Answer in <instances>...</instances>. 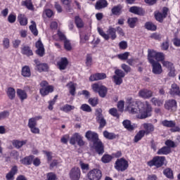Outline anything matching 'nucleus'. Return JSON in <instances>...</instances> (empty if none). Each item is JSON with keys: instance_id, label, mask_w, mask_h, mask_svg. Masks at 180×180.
<instances>
[{"instance_id": "0e129e2a", "label": "nucleus", "mask_w": 180, "mask_h": 180, "mask_svg": "<svg viewBox=\"0 0 180 180\" xmlns=\"http://www.w3.org/2000/svg\"><path fill=\"white\" fill-rule=\"evenodd\" d=\"M44 13L49 18H53V16H54V11H53V10H51L50 8H47V9L44 10Z\"/></svg>"}, {"instance_id": "bf43d9fd", "label": "nucleus", "mask_w": 180, "mask_h": 180, "mask_svg": "<svg viewBox=\"0 0 180 180\" xmlns=\"http://www.w3.org/2000/svg\"><path fill=\"white\" fill-rule=\"evenodd\" d=\"M163 67H165L166 68H167V70H170L171 68H174V63H172V62H169L168 60H164L162 63Z\"/></svg>"}, {"instance_id": "6e6d98bb", "label": "nucleus", "mask_w": 180, "mask_h": 180, "mask_svg": "<svg viewBox=\"0 0 180 180\" xmlns=\"http://www.w3.org/2000/svg\"><path fill=\"white\" fill-rule=\"evenodd\" d=\"M150 101L155 106H162V104L164 103V102L162 100L158 99L155 97L152 98Z\"/></svg>"}, {"instance_id": "338daca9", "label": "nucleus", "mask_w": 180, "mask_h": 180, "mask_svg": "<svg viewBox=\"0 0 180 180\" xmlns=\"http://www.w3.org/2000/svg\"><path fill=\"white\" fill-rule=\"evenodd\" d=\"M86 67H91L92 65V56L89 54H87L86 58Z\"/></svg>"}, {"instance_id": "e2e57ef3", "label": "nucleus", "mask_w": 180, "mask_h": 180, "mask_svg": "<svg viewBox=\"0 0 180 180\" xmlns=\"http://www.w3.org/2000/svg\"><path fill=\"white\" fill-rule=\"evenodd\" d=\"M8 23H15L16 22V14L11 13L8 16Z\"/></svg>"}, {"instance_id": "20e7f679", "label": "nucleus", "mask_w": 180, "mask_h": 180, "mask_svg": "<svg viewBox=\"0 0 180 180\" xmlns=\"http://www.w3.org/2000/svg\"><path fill=\"white\" fill-rule=\"evenodd\" d=\"M91 89L93 90V92H95V94H98V96H100V98H106L108 91H109L106 86L99 83L93 84L91 85Z\"/></svg>"}, {"instance_id": "ddd939ff", "label": "nucleus", "mask_w": 180, "mask_h": 180, "mask_svg": "<svg viewBox=\"0 0 180 180\" xmlns=\"http://www.w3.org/2000/svg\"><path fill=\"white\" fill-rule=\"evenodd\" d=\"M169 9L167 7H163L162 12L158 11V13H155V19L160 23H162L164 22V19L168 16V11Z\"/></svg>"}, {"instance_id": "1a4fd4ad", "label": "nucleus", "mask_w": 180, "mask_h": 180, "mask_svg": "<svg viewBox=\"0 0 180 180\" xmlns=\"http://www.w3.org/2000/svg\"><path fill=\"white\" fill-rule=\"evenodd\" d=\"M126 77V73L120 69L115 70V75L112 76V79L115 85H122L123 84V78Z\"/></svg>"}, {"instance_id": "4d7b16f0", "label": "nucleus", "mask_w": 180, "mask_h": 180, "mask_svg": "<svg viewBox=\"0 0 180 180\" xmlns=\"http://www.w3.org/2000/svg\"><path fill=\"white\" fill-rule=\"evenodd\" d=\"M46 180H58V178H57V174H56V173L49 172L46 174Z\"/></svg>"}, {"instance_id": "9d476101", "label": "nucleus", "mask_w": 180, "mask_h": 180, "mask_svg": "<svg viewBox=\"0 0 180 180\" xmlns=\"http://www.w3.org/2000/svg\"><path fill=\"white\" fill-rule=\"evenodd\" d=\"M102 109L98 108L96 110L95 115L96 120L97 123L99 124V129H103L105 126H106V120H105V117H103V114H102Z\"/></svg>"}, {"instance_id": "09e8293b", "label": "nucleus", "mask_w": 180, "mask_h": 180, "mask_svg": "<svg viewBox=\"0 0 180 180\" xmlns=\"http://www.w3.org/2000/svg\"><path fill=\"white\" fill-rule=\"evenodd\" d=\"M75 109V106L66 104L60 108V110L65 112V113H68L69 112H71V110H74Z\"/></svg>"}, {"instance_id": "37998d69", "label": "nucleus", "mask_w": 180, "mask_h": 180, "mask_svg": "<svg viewBox=\"0 0 180 180\" xmlns=\"http://www.w3.org/2000/svg\"><path fill=\"white\" fill-rule=\"evenodd\" d=\"M145 29L151 32H155L157 30V25H154L153 22H146L145 23Z\"/></svg>"}, {"instance_id": "774afa93", "label": "nucleus", "mask_w": 180, "mask_h": 180, "mask_svg": "<svg viewBox=\"0 0 180 180\" xmlns=\"http://www.w3.org/2000/svg\"><path fill=\"white\" fill-rule=\"evenodd\" d=\"M80 167L82 170V172H85V171H89V164H85L82 162H80Z\"/></svg>"}, {"instance_id": "5701e85b", "label": "nucleus", "mask_w": 180, "mask_h": 180, "mask_svg": "<svg viewBox=\"0 0 180 180\" xmlns=\"http://www.w3.org/2000/svg\"><path fill=\"white\" fill-rule=\"evenodd\" d=\"M165 109H167V110H174V109H176V101L171 99L166 101Z\"/></svg>"}, {"instance_id": "72a5a7b5", "label": "nucleus", "mask_w": 180, "mask_h": 180, "mask_svg": "<svg viewBox=\"0 0 180 180\" xmlns=\"http://www.w3.org/2000/svg\"><path fill=\"white\" fill-rule=\"evenodd\" d=\"M122 126H124V129L128 130V131H133L134 130V126L131 124V121L129 120H125L122 122Z\"/></svg>"}, {"instance_id": "de8ad7c7", "label": "nucleus", "mask_w": 180, "mask_h": 180, "mask_svg": "<svg viewBox=\"0 0 180 180\" xmlns=\"http://www.w3.org/2000/svg\"><path fill=\"white\" fill-rule=\"evenodd\" d=\"M109 115L111 116H113V117H116L117 119L120 118V114L119 113V111H117V108H112L108 110Z\"/></svg>"}, {"instance_id": "39448f33", "label": "nucleus", "mask_w": 180, "mask_h": 180, "mask_svg": "<svg viewBox=\"0 0 180 180\" xmlns=\"http://www.w3.org/2000/svg\"><path fill=\"white\" fill-rule=\"evenodd\" d=\"M162 63L165 60V54L162 52H157L154 50L148 49V61H155Z\"/></svg>"}, {"instance_id": "8fccbe9b", "label": "nucleus", "mask_w": 180, "mask_h": 180, "mask_svg": "<svg viewBox=\"0 0 180 180\" xmlns=\"http://www.w3.org/2000/svg\"><path fill=\"white\" fill-rule=\"evenodd\" d=\"M32 23L30 25V30L32 32L34 36H38L39 31L37 30V27H36V22L34 21L31 22Z\"/></svg>"}, {"instance_id": "49530a36", "label": "nucleus", "mask_w": 180, "mask_h": 180, "mask_svg": "<svg viewBox=\"0 0 180 180\" xmlns=\"http://www.w3.org/2000/svg\"><path fill=\"white\" fill-rule=\"evenodd\" d=\"M113 160V157L109 154H104L101 158V161L103 164H109Z\"/></svg>"}, {"instance_id": "a18cd8bd", "label": "nucleus", "mask_w": 180, "mask_h": 180, "mask_svg": "<svg viewBox=\"0 0 180 180\" xmlns=\"http://www.w3.org/2000/svg\"><path fill=\"white\" fill-rule=\"evenodd\" d=\"M146 136V132L144 130H140L137 134L136 136H134V142L139 143L141 139H143Z\"/></svg>"}, {"instance_id": "f257e3e1", "label": "nucleus", "mask_w": 180, "mask_h": 180, "mask_svg": "<svg viewBox=\"0 0 180 180\" xmlns=\"http://www.w3.org/2000/svg\"><path fill=\"white\" fill-rule=\"evenodd\" d=\"M128 110L132 115H138V119H147L151 116V112H153V107L148 101H146V107L143 103H137V101H133V98H127Z\"/></svg>"}, {"instance_id": "f3484780", "label": "nucleus", "mask_w": 180, "mask_h": 180, "mask_svg": "<svg viewBox=\"0 0 180 180\" xmlns=\"http://www.w3.org/2000/svg\"><path fill=\"white\" fill-rule=\"evenodd\" d=\"M106 78H108L106 73L97 72V73L91 75V76L89 77V81L91 82H94L95 81H102V79H106Z\"/></svg>"}, {"instance_id": "f03ea898", "label": "nucleus", "mask_w": 180, "mask_h": 180, "mask_svg": "<svg viewBox=\"0 0 180 180\" xmlns=\"http://www.w3.org/2000/svg\"><path fill=\"white\" fill-rule=\"evenodd\" d=\"M86 139L89 141L93 143V148L95 149L96 153L98 155H102L105 153V145L101 139H99V135L96 132L92 131H87L85 134Z\"/></svg>"}, {"instance_id": "412c9836", "label": "nucleus", "mask_w": 180, "mask_h": 180, "mask_svg": "<svg viewBox=\"0 0 180 180\" xmlns=\"http://www.w3.org/2000/svg\"><path fill=\"white\" fill-rule=\"evenodd\" d=\"M68 63L69 62L67 58H61L60 60L57 62V67L60 71H63L67 68Z\"/></svg>"}, {"instance_id": "7c9ffc66", "label": "nucleus", "mask_w": 180, "mask_h": 180, "mask_svg": "<svg viewBox=\"0 0 180 180\" xmlns=\"http://www.w3.org/2000/svg\"><path fill=\"white\" fill-rule=\"evenodd\" d=\"M6 95L11 101H13L16 98V90L13 87H8L6 91Z\"/></svg>"}, {"instance_id": "6ab92c4d", "label": "nucleus", "mask_w": 180, "mask_h": 180, "mask_svg": "<svg viewBox=\"0 0 180 180\" xmlns=\"http://www.w3.org/2000/svg\"><path fill=\"white\" fill-rule=\"evenodd\" d=\"M129 11L131 13H134V15H138L139 16H144V15H146V10L137 6H131Z\"/></svg>"}, {"instance_id": "4c0bfd02", "label": "nucleus", "mask_w": 180, "mask_h": 180, "mask_svg": "<svg viewBox=\"0 0 180 180\" xmlns=\"http://www.w3.org/2000/svg\"><path fill=\"white\" fill-rule=\"evenodd\" d=\"M103 134L105 139H107L108 140H115V139L117 137V135L115 133L109 132L106 130L103 132Z\"/></svg>"}, {"instance_id": "aec40b11", "label": "nucleus", "mask_w": 180, "mask_h": 180, "mask_svg": "<svg viewBox=\"0 0 180 180\" xmlns=\"http://www.w3.org/2000/svg\"><path fill=\"white\" fill-rule=\"evenodd\" d=\"M169 95L171 96H179L180 98V88L178 84L174 83L171 85V88L169 91Z\"/></svg>"}, {"instance_id": "58836bf2", "label": "nucleus", "mask_w": 180, "mask_h": 180, "mask_svg": "<svg viewBox=\"0 0 180 180\" xmlns=\"http://www.w3.org/2000/svg\"><path fill=\"white\" fill-rule=\"evenodd\" d=\"M26 143H27V141L13 140L12 142V144L13 147L19 149V148H21V147H23V146H25Z\"/></svg>"}, {"instance_id": "c756f323", "label": "nucleus", "mask_w": 180, "mask_h": 180, "mask_svg": "<svg viewBox=\"0 0 180 180\" xmlns=\"http://www.w3.org/2000/svg\"><path fill=\"white\" fill-rule=\"evenodd\" d=\"M18 20L20 26H27L28 23L27 17L25 14L20 13L18 15Z\"/></svg>"}, {"instance_id": "3c124183", "label": "nucleus", "mask_w": 180, "mask_h": 180, "mask_svg": "<svg viewBox=\"0 0 180 180\" xmlns=\"http://www.w3.org/2000/svg\"><path fill=\"white\" fill-rule=\"evenodd\" d=\"M22 5H24V6L29 9V11H33V9L34 8L32 0H25L22 1Z\"/></svg>"}, {"instance_id": "b1692460", "label": "nucleus", "mask_w": 180, "mask_h": 180, "mask_svg": "<svg viewBox=\"0 0 180 180\" xmlns=\"http://www.w3.org/2000/svg\"><path fill=\"white\" fill-rule=\"evenodd\" d=\"M123 6L121 4L114 6L111 9V13L114 16H120L122 13Z\"/></svg>"}, {"instance_id": "a211bd4d", "label": "nucleus", "mask_w": 180, "mask_h": 180, "mask_svg": "<svg viewBox=\"0 0 180 180\" xmlns=\"http://www.w3.org/2000/svg\"><path fill=\"white\" fill-rule=\"evenodd\" d=\"M153 94V91L148 89H142L139 91L138 95L139 98L143 99H150V98H152Z\"/></svg>"}, {"instance_id": "c85d7f7f", "label": "nucleus", "mask_w": 180, "mask_h": 180, "mask_svg": "<svg viewBox=\"0 0 180 180\" xmlns=\"http://www.w3.org/2000/svg\"><path fill=\"white\" fill-rule=\"evenodd\" d=\"M21 75L25 78H30V77H32V72L30 71V67H29V65H25L22 68Z\"/></svg>"}, {"instance_id": "f8f14e48", "label": "nucleus", "mask_w": 180, "mask_h": 180, "mask_svg": "<svg viewBox=\"0 0 180 180\" xmlns=\"http://www.w3.org/2000/svg\"><path fill=\"white\" fill-rule=\"evenodd\" d=\"M149 63L152 66L153 74H155V75H161L162 74V66L160 63L155 60H150Z\"/></svg>"}, {"instance_id": "9b49d317", "label": "nucleus", "mask_w": 180, "mask_h": 180, "mask_svg": "<svg viewBox=\"0 0 180 180\" xmlns=\"http://www.w3.org/2000/svg\"><path fill=\"white\" fill-rule=\"evenodd\" d=\"M89 180H101L102 179V171L99 169H93L87 174Z\"/></svg>"}, {"instance_id": "603ef678", "label": "nucleus", "mask_w": 180, "mask_h": 180, "mask_svg": "<svg viewBox=\"0 0 180 180\" xmlns=\"http://www.w3.org/2000/svg\"><path fill=\"white\" fill-rule=\"evenodd\" d=\"M88 102L89 105H91V106L95 108V106H96L99 103V99L98 98V97L90 98H89Z\"/></svg>"}, {"instance_id": "e433bc0d", "label": "nucleus", "mask_w": 180, "mask_h": 180, "mask_svg": "<svg viewBox=\"0 0 180 180\" xmlns=\"http://www.w3.org/2000/svg\"><path fill=\"white\" fill-rule=\"evenodd\" d=\"M163 174L168 178V179H174V172L172 168H166L163 170Z\"/></svg>"}, {"instance_id": "423d86ee", "label": "nucleus", "mask_w": 180, "mask_h": 180, "mask_svg": "<svg viewBox=\"0 0 180 180\" xmlns=\"http://www.w3.org/2000/svg\"><path fill=\"white\" fill-rule=\"evenodd\" d=\"M41 89H39V93L41 96H47L49 94L54 92V86L53 85H49V82L43 80L39 84Z\"/></svg>"}, {"instance_id": "f704fd0d", "label": "nucleus", "mask_w": 180, "mask_h": 180, "mask_svg": "<svg viewBox=\"0 0 180 180\" xmlns=\"http://www.w3.org/2000/svg\"><path fill=\"white\" fill-rule=\"evenodd\" d=\"M137 22H139L137 17L129 18L127 19V24L131 29H134L135 26L137 25Z\"/></svg>"}, {"instance_id": "a878e982", "label": "nucleus", "mask_w": 180, "mask_h": 180, "mask_svg": "<svg viewBox=\"0 0 180 180\" xmlns=\"http://www.w3.org/2000/svg\"><path fill=\"white\" fill-rule=\"evenodd\" d=\"M17 96H18L20 102H24L27 99V93L22 89H17Z\"/></svg>"}, {"instance_id": "6e6552de", "label": "nucleus", "mask_w": 180, "mask_h": 180, "mask_svg": "<svg viewBox=\"0 0 180 180\" xmlns=\"http://www.w3.org/2000/svg\"><path fill=\"white\" fill-rule=\"evenodd\" d=\"M115 168L117 171L124 172L129 168V162L124 158L117 159L115 164Z\"/></svg>"}, {"instance_id": "5fc2aeb1", "label": "nucleus", "mask_w": 180, "mask_h": 180, "mask_svg": "<svg viewBox=\"0 0 180 180\" xmlns=\"http://www.w3.org/2000/svg\"><path fill=\"white\" fill-rule=\"evenodd\" d=\"M130 56V52H124L123 53H120L117 55V58L119 60H121L122 61H126L129 58V56Z\"/></svg>"}, {"instance_id": "7ed1b4c3", "label": "nucleus", "mask_w": 180, "mask_h": 180, "mask_svg": "<svg viewBox=\"0 0 180 180\" xmlns=\"http://www.w3.org/2000/svg\"><path fill=\"white\" fill-rule=\"evenodd\" d=\"M43 119V117L41 115L35 116L34 117L30 118L28 120V124L27 126L29 129H30L31 133L33 134H40V129L37 127V121L41 120Z\"/></svg>"}, {"instance_id": "0eeeda50", "label": "nucleus", "mask_w": 180, "mask_h": 180, "mask_svg": "<svg viewBox=\"0 0 180 180\" xmlns=\"http://www.w3.org/2000/svg\"><path fill=\"white\" fill-rule=\"evenodd\" d=\"M165 156H155L151 160L147 162L148 167H156L157 168H161L165 162Z\"/></svg>"}, {"instance_id": "393cba45", "label": "nucleus", "mask_w": 180, "mask_h": 180, "mask_svg": "<svg viewBox=\"0 0 180 180\" xmlns=\"http://www.w3.org/2000/svg\"><path fill=\"white\" fill-rule=\"evenodd\" d=\"M143 127L144 129V132L146 136H148V134H151L153 131L155 130L154 125L151 123H144L143 124Z\"/></svg>"}, {"instance_id": "bb28decb", "label": "nucleus", "mask_w": 180, "mask_h": 180, "mask_svg": "<svg viewBox=\"0 0 180 180\" xmlns=\"http://www.w3.org/2000/svg\"><path fill=\"white\" fill-rule=\"evenodd\" d=\"M21 53L23 56H27V57H30L33 56V51L30 46L25 45L24 46L21 47Z\"/></svg>"}, {"instance_id": "864d4df0", "label": "nucleus", "mask_w": 180, "mask_h": 180, "mask_svg": "<svg viewBox=\"0 0 180 180\" xmlns=\"http://www.w3.org/2000/svg\"><path fill=\"white\" fill-rule=\"evenodd\" d=\"M57 98H58V95H56L55 96H54V98H53V100H51V101H49V102H48V103H49V106H48V109L49 110H53V109H54V105H56V102L57 101Z\"/></svg>"}, {"instance_id": "c03bdc74", "label": "nucleus", "mask_w": 180, "mask_h": 180, "mask_svg": "<svg viewBox=\"0 0 180 180\" xmlns=\"http://www.w3.org/2000/svg\"><path fill=\"white\" fill-rule=\"evenodd\" d=\"M82 137V136L78 133H75L73 136L70 138V143L72 146H75L77 141Z\"/></svg>"}, {"instance_id": "13d9d810", "label": "nucleus", "mask_w": 180, "mask_h": 180, "mask_svg": "<svg viewBox=\"0 0 180 180\" xmlns=\"http://www.w3.org/2000/svg\"><path fill=\"white\" fill-rule=\"evenodd\" d=\"M98 32L99 33L100 36H101L102 37H103V39H105V40H109V39L110 38L109 35L105 33L103 30H102L101 28H99V27L98 28Z\"/></svg>"}, {"instance_id": "052dcab7", "label": "nucleus", "mask_w": 180, "mask_h": 180, "mask_svg": "<svg viewBox=\"0 0 180 180\" xmlns=\"http://www.w3.org/2000/svg\"><path fill=\"white\" fill-rule=\"evenodd\" d=\"M81 110H83V112H92V108H91V106L88 104H82L80 107Z\"/></svg>"}, {"instance_id": "dca6fc26", "label": "nucleus", "mask_w": 180, "mask_h": 180, "mask_svg": "<svg viewBox=\"0 0 180 180\" xmlns=\"http://www.w3.org/2000/svg\"><path fill=\"white\" fill-rule=\"evenodd\" d=\"M35 47L37 50L35 51V53L39 57H44V55L46 54V50L44 49V45H43V42H41V40H38L35 43Z\"/></svg>"}, {"instance_id": "69168bd1", "label": "nucleus", "mask_w": 180, "mask_h": 180, "mask_svg": "<svg viewBox=\"0 0 180 180\" xmlns=\"http://www.w3.org/2000/svg\"><path fill=\"white\" fill-rule=\"evenodd\" d=\"M9 111L4 110L0 112V120H4V119H6V117H9Z\"/></svg>"}, {"instance_id": "473e14b6", "label": "nucleus", "mask_w": 180, "mask_h": 180, "mask_svg": "<svg viewBox=\"0 0 180 180\" xmlns=\"http://www.w3.org/2000/svg\"><path fill=\"white\" fill-rule=\"evenodd\" d=\"M157 154H158V155H168V154H171V148H169V147L163 146L158 150Z\"/></svg>"}, {"instance_id": "2f4dec72", "label": "nucleus", "mask_w": 180, "mask_h": 180, "mask_svg": "<svg viewBox=\"0 0 180 180\" xmlns=\"http://www.w3.org/2000/svg\"><path fill=\"white\" fill-rule=\"evenodd\" d=\"M108 1L106 0H98L96 1L95 8L97 9V11H99L101 9H103V8H106L108 6Z\"/></svg>"}, {"instance_id": "4468645a", "label": "nucleus", "mask_w": 180, "mask_h": 180, "mask_svg": "<svg viewBox=\"0 0 180 180\" xmlns=\"http://www.w3.org/2000/svg\"><path fill=\"white\" fill-rule=\"evenodd\" d=\"M69 177L71 180H79L81 178V169L78 167H72L69 172Z\"/></svg>"}, {"instance_id": "a19ab883", "label": "nucleus", "mask_w": 180, "mask_h": 180, "mask_svg": "<svg viewBox=\"0 0 180 180\" xmlns=\"http://www.w3.org/2000/svg\"><path fill=\"white\" fill-rule=\"evenodd\" d=\"M66 86L68 87L70 95H72V96H75V92L77 91L75 84L72 83V82H70L66 85Z\"/></svg>"}, {"instance_id": "79ce46f5", "label": "nucleus", "mask_w": 180, "mask_h": 180, "mask_svg": "<svg viewBox=\"0 0 180 180\" xmlns=\"http://www.w3.org/2000/svg\"><path fill=\"white\" fill-rule=\"evenodd\" d=\"M162 124L164 127H169L172 129V127H175L176 124L175 123V121L165 120L162 122Z\"/></svg>"}, {"instance_id": "680f3d73", "label": "nucleus", "mask_w": 180, "mask_h": 180, "mask_svg": "<svg viewBox=\"0 0 180 180\" xmlns=\"http://www.w3.org/2000/svg\"><path fill=\"white\" fill-rule=\"evenodd\" d=\"M57 36L60 41H65V40H67V37H65V34L60 30H58Z\"/></svg>"}, {"instance_id": "4be33fe9", "label": "nucleus", "mask_w": 180, "mask_h": 180, "mask_svg": "<svg viewBox=\"0 0 180 180\" xmlns=\"http://www.w3.org/2000/svg\"><path fill=\"white\" fill-rule=\"evenodd\" d=\"M18 166L14 165L10 172L6 175V180H15V175L18 174Z\"/></svg>"}, {"instance_id": "cd10ccee", "label": "nucleus", "mask_w": 180, "mask_h": 180, "mask_svg": "<svg viewBox=\"0 0 180 180\" xmlns=\"http://www.w3.org/2000/svg\"><path fill=\"white\" fill-rule=\"evenodd\" d=\"M33 160H34V155H31L20 160V162L22 165H32L33 164Z\"/></svg>"}, {"instance_id": "c9c22d12", "label": "nucleus", "mask_w": 180, "mask_h": 180, "mask_svg": "<svg viewBox=\"0 0 180 180\" xmlns=\"http://www.w3.org/2000/svg\"><path fill=\"white\" fill-rule=\"evenodd\" d=\"M107 34L110 36L111 39L115 40V39L117 37V35H116V28L110 26L107 30Z\"/></svg>"}, {"instance_id": "ea45409f", "label": "nucleus", "mask_w": 180, "mask_h": 180, "mask_svg": "<svg viewBox=\"0 0 180 180\" xmlns=\"http://www.w3.org/2000/svg\"><path fill=\"white\" fill-rule=\"evenodd\" d=\"M75 23L77 29H82V27H84V21L79 15H76L75 17Z\"/></svg>"}, {"instance_id": "2eb2a0df", "label": "nucleus", "mask_w": 180, "mask_h": 180, "mask_svg": "<svg viewBox=\"0 0 180 180\" xmlns=\"http://www.w3.org/2000/svg\"><path fill=\"white\" fill-rule=\"evenodd\" d=\"M35 68L39 72H46L49 71V65L47 63H41L39 59L34 60Z\"/></svg>"}]
</instances>
